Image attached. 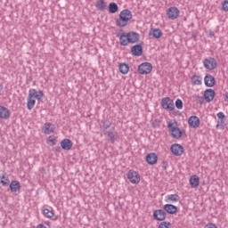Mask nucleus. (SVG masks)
<instances>
[{
	"mask_svg": "<svg viewBox=\"0 0 228 228\" xmlns=\"http://www.w3.org/2000/svg\"><path fill=\"white\" fill-rule=\"evenodd\" d=\"M130 19H133V12H131L129 9H125L120 12L119 18L116 20V26L118 28H126Z\"/></svg>",
	"mask_w": 228,
	"mask_h": 228,
	"instance_id": "obj_1",
	"label": "nucleus"
},
{
	"mask_svg": "<svg viewBox=\"0 0 228 228\" xmlns=\"http://www.w3.org/2000/svg\"><path fill=\"white\" fill-rule=\"evenodd\" d=\"M167 128L169 129L171 133L172 138H175V140H179L181 136H183V131H181V128L177 127V121H169L167 123Z\"/></svg>",
	"mask_w": 228,
	"mask_h": 228,
	"instance_id": "obj_2",
	"label": "nucleus"
},
{
	"mask_svg": "<svg viewBox=\"0 0 228 228\" xmlns=\"http://www.w3.org/2000/svg\"><path fill=\"white\" fill-rule=\"evenodd\" d=\"M161 107L167 111H174L175 110L174 100L170 99V97H165L161 100Z\"/></svg>",
	"mask_w": 228,
	"mask_h": 228,
	"instance_id": "obj_3",
	"label": "nucleus"
},
{
	"mask_svg": "<svg viewBox=\"0 0 228 228\" xmlns=\"http://www.w3.org/2000/svg\"><path fill=\"white\" fill-rule=\"evenodd\" d=\"M217 65H218V63L216 62V60L213 57L206 58L203 61V66L208 70H215V69H216Z\"/></svg>",
	"mask_w": 228,
	"mask_h": 228,
	"instance_id": "obj_4",
	"label": "nucleus"
},
{
	"mask_svg": "<svg viewBox=\"0 0 228 228\" xmlns=\"http://www.w3.org/2000/svg\"><path fill=\"white\" fill-rule=\"evenodd\" d=\"M138 72L142 75L151 74L152 72V64L151 62H142L138 66Z\"/></svg>",
	"mask_w": 228,
	"mask_h": 228,
	"instance_id": "obj_5",
	"label": "nucleus"
},
{
	"mask_svg": "<svg viewBox=\"0 0 228 228\" xmlns=\"http://www.w3.org/2000/svg\"><path fill=\"white\" fill-rule=\"evenodd\" d=\"M127 179L132 183V184H138L140 183V175L138 172L130 169L126 174Z\"/></svg>",
	"mask_w": 228,
	"mask_h": 228,
	"instance_id": "obj_6",
	"label": "nucleus"
},
{
	"mask_svg": "<svg viewBox=\"0 0 228 228\" xmlns=\"http://www.w3.org/2000/svg\"><path fill=\"white\" fill-rule=\"evenodd\" d=\"M153 218L158 222H163L167 219V212L163 209H157L153 211Z\"/></svg>",
	"mask_w": 228,
	"mask_h": 228,
	"instance_id": "obj_7",
	"label": "nucleus"
},
{
	"mask_svg": "<svg viewBox=\"0 0 228 228\" xmlns=\"http://www.w3.org/2000/svg\"><path fill=\"white\" fill-rule=\"evenodd\" d=\"M126 36L128 39V44H138V42H140V34L134 31H130L126 33Z\"/></svg>",
	"mask_w": 228,
	"mask_h": 228,
	"instance_id": "obj_8",
	"label": "nucleus"
},
{
	"mask_svg": "<svg viewBox=\"0 0 228 228\" xmlns=\"http://www.w3.org/2000/svg\"><path fill=\"white\" fill-rule=\"evenodd\" d=\"M180 11L177 7H170L167 9V15L171 20H175L179 17Z\"/></svg>",
	"mask_w": 228,
	"mask_h": 228,
	"instance_id": "obj_9",
	"label": "nucleus"
},
{
	"mask_svg": "<svg viewBox=\"0 0 228 228\" xmlns=\"http://www.w3.org/2000/svg\"><path fill=\"white\" fill-rule=\"evenodd\" d=\"M131 53L133 56H142L143 54V46L142 44L134 45L131 47Z\"/></svg>",
	"mask_w": 228,
	"mask_h": 228,
	"instance_id": "obj_10",
	"label": "nucleus"
},
{
	"mask_svg": "<svg viewBox=\"0 0 228 228\" xmlns=\"http://www.w3.org/2000/svg\"><path fill=\"white\" fill-rule=\"evenodd\" d=\"M112 124L113 123H111V121H110L108 119H102L100 124L101 133H103V134L105 133H108V129H110V127H111Z\"/></svg>",
	"mask_w": 228,
	"mask_h": 228,
	"instance_id": "obj_11",
	"label": "nucleus"
},
{
	"mask_svg": "<svg viewBox=\"0 0 228 228\" xmlns=\"http://www.w3.org/2000/svg\"><path fill=\"white\" fill-rule=\"evenodd\" d=\"M171 152H173L175 156H183L184 148L181 144L175 143L171 146Z\"/></svg>",
	"mask_w": 228,
	"mask_h": 228,
	"instance_id": "obj_12",
	"label": "nucleus"
},
{
	"mask_svg": "<svg viewBox=\"0 0 228 228\" xmlns=\"http://www.w3.org/2000/svg\"><path fill=\"white\" fill-rule=\"evenodd\" d=\"M205 86L208 88H213L215 85L216 84V80L215 79V77H213L210 74H207L204 78Z\"/></svg>",
	"mask_w": 228,
	"mask_h": 228,
	"instance_id": "obj_13",
	"label": "nucleus"
},
{
	"mask_svg": "<svg viewBox=\"0 0 228 228\" xmlns=\"http://www.w3.org/2000/svg\"><path fill=\"white\" fill-rule=\"evenodd\" d=\"M189 126L190 127H193V129H197L199 126H200V119L197 116H191L189 118Z\"/></svg>",
	"mask_w": 228,
	"mask_h": 228,
	"instance_id": "obj_14",
	"label": "nucleus"
},
{
	"mask_svg": "<svg viewBox=\"0 0 228 228\" xmlns=\"http://www.w3.org/2000/svg\"><path fill=\"white\" fill-rule=\"evenodd\" d=\"M215 90L213 89H207L204 92V99L206 101V102H211L213 101V99H215Z\"/></svg>",
	"mask_w": 228,
	"mask_h": 228,
	"instance_id": "obj_15",
	"label": "nucleus"
},
{
	"mask_svg": "<svg viewBox=\"0 0 228 228\" xmlns=\"http://www.w3.org/2000/svg\"><path fill=\"white\" fill-rule=\"evenodd\" d=\"M0 118H3L4 120H8V118H10V110L3 105H0Z\"/></svg>",
	"mask_w": 228,
	"mask_h": 228,
	"instance_id": "obj_16",
	"label": "nucleus"
},
{
	"mask_svg": "<svg viewBox=\"0 0 228 228\" xmlns=\"http://www.w3.org/2000/svg\"><path fill=\"white\" fill-rule=\"evenodd\" d=\"M165 212L168 213V215H175L177 213V207L173 204H166L163 207Z\"/></svg>",
	"mask_w": 228,
	"mask_h": 228,
	"instance_id": "obj_17",
	"label": "nucleus"
},
{
	"mask_svg": "<svg viewBox=\"0 0 228 228\" xmlns=\"http://www.w3.org/2000/svg\"><path fill=\"white\" fill-rule=\"evenodd\" d=\"M72 141H70V139H63L61 142V149H63V151H70V149H72Z\"/></svg>",
	"mask_w": 228,
	"mask_h": 228,
	"instance_id": "obj_18",
	"label": "nucleus"
},
{
	"mask_svg": "<svg viewBox=\"0 0 228 228\" xmlns=\"http://www.w3.org/2000/svg\"><path fill=\"white\" fill-rule=\"evenodd\" d=\"M148 165H156L158 163V155L156 153H150L146 156Z\"/></svg>",
	"mask_w": 228,
	"mask_h": 228,
	"instance_id": "obj_19",
	"label": "nucleus"
},
{
	"mask_svg": "<svg viewBox=\"0 0 228 228\" xmlns=\"http://www.w3.org/2000/svg\"><path fill=\"white\" fill-rule=\"evenodd\" d=\"M10 190L12 193H17V191H20V183L19 181L14 180L10 183Z\"/></svg>",
	"mask_w": 228,
	"mask_h": 228,
	"instance_id": "obj_20",
	"label": "nucleus"
},
{
	"mask_svg": "<svg viewBox=\"0 0 228 228\" xmlns=\"http://www.w3.org/2000/svg\"><path fill=\"white\" fill-rule=\"evenodd\" d=\"M32 94H28V100H27V108L28 110H32L35 108V104L37 103V101L35 98H33Z\"/></svg>",
	"mask_w": 228,
	"mask_h": 228,
	"instance_id": "obj_21",
	"label": "nucleus"
},
{
	"mask_svg": "<svg viewBox=\"0 0 228 228\" xmlns=\"http://www.w3.org/2000/svg\"><path fill=\"white\" fill-rule=\"evenodd\" d=\"M43 131L45 134H51V133H54V125H53V123H45L43 126Z\"/></svg>",
	"mask_w": 228,
	"mask_h": 228,
	"instance_id": "obj_22",
	"label": "nucleus"
},
{
	"mask_svg": "<svg viewBox=\"0 0 228 228\" xmlns=\"http://www.w3.org/2000/svg\"><path fill=\"white\" fill-rule=\"evenodd\" d=\"M28 94H31L33 96V99H37V101H40V99H42V97H44V92L43 91H37V89H30L28 91Z\"/></svg>",
	"mask_w": 228,
	"mask_h": 228,
	"instance_id": "obj_23",
	"label": "nucleus"
},
{
	"mask_svg": "<svg viewBox=\"0 0 228 228\" xmlns=\"http://www.w3.org/2000/svg\"><path fill=\"white\" fill-rule=\"evenodd\" d=\"M190 184L191 188H199V184H200V179L197 175H194L190 178Z\"/></svg>",
	"mask_w": 228,
	"mask_h": 228,
	"instance_id": "obj_24",
	"label": "nucleus"
},
{
	"mask_svg": "<svg viewBox=\"0 0 228 228\" xmlns=\"http://www.w3.org/2000/svg\"><path fill=\"white\" fill-rule=\"evenodd\" d=\"M149 35L153 37V38H161L163 32L159 28H151Z\"/></svg>",
	"mask_w": 228,
	"mask_h": 228,
	"instance_id": "obj_25",
	"label": "nucleus"
},
{
	"mask_svg": "<svg viewBox=\"0 0 228 228\" xmlns=\"http://www.w3.org/2000/svg\"><path fill=\"white\" fill-rule=\"evenodd\" d=\"M103 134H107L110 143H114L115 142H117V138H118L117 133H113L111 131L105 132Z\"/></svg>",
	"mask_w": 228,
	"mask_h": 228,
	"instance_id": "obj_26",
	"label": "nucleus"
},
{
	"mask_svg": "<svg viewBox=\"0 0 228 228\" xmlns=\"http://www.w3.org/2000/svg\"><path fill=\"white\" fill-rule=\"evenodd\" d=\"M96 9L100 12H104L106 10V2L104 0H98L95 4Z\"/></svg>",
	"mask_w": 228,
	"mask_h": 228,
	"instance_id": "obj_27",
	"label": "nucleus"
},
{
	"mask_svg": "<svg viewBox=\"0 0 228 228\" xmlns=\"http://www.w3.org/2000/svg\"><path fill=\"white\" fill-rule=\"evenodd\" d=\"M119 42L121 45H127L129 44V41L127 39V33L123 32L120 36H119Z\"/></svg>",
	"mask_w": 228,
	"mask_h": 228,
	"instance_id": "obj_28",
	"label": "nucleus"
},
{
	"mask_svg": "<svg viewBox=\"0 0 228 228\" xmlns=\"http://www.w3.org/2000/svg\"><path fill=\"white\" fill-rule=\"evenodd\" d=\"M179 199L177 194H169L166 197V202H179Z\"/></svg>",
	"mask_w": 228,
	"mask_h": 228,
	"instance_id": "obj_29",
	"label": "nucleus"
},
{
	"mask_svg": "<svg viewBox=\"0 0 228 228\" xmlns=\"http://www.w3.org/2000/svg\"><path fill=\"white\" fill-rule=\"evenodd\" d=\"M118 12V5L117 3L112 2L109 4V13H117Z\"/></svg>",
	"mask_w": 228,
	"mask_h": 228,
	"instance_id": "obj_30",
	"label": "nucleus"
},
{
	"mask_svg": "<svg viewBox=\"0 0 228 228\" xmlns=\"http://www.w3.org/2000/svg\"><path fill=\"white\" fill-rule=\"evenodd\" d=\"M119 72L124 75L127 74L129 72V65L127 63L119 64Z\"/></svg>",
	"mask_w": 228,
	"mask_h": 228,
	"instance_id": "obj_31",
	"label": "nucleus"
},
{
	"mask_svg": "<svg viewBox=\"0 0 228 228\" xmlns=\"http://www.w3.org/2000/svg\"><path fill=\"white\" fill-rule=\"evenodd\" d=\"M192 85H202V78L197 75H193L191 78Z\"/></svg>",
	"mask_w": 228,
	"mask_h": 228,
	"instance_id": "obj_32",
	"label": "nucleus"
},
{
	"mask_svg": "<svg viewBox=\"0 0 228 228\" xmlns=\"http://www.w3.org/2000/svg\"><path fill=\"white\" fill-rule=\"evenodd\" d=\"M43 215L46 218H53V216H54V212L53 210H49V208H45L43 210Z\"/></svg>",
	"mask_w": 228,
	"mask_h": 228,
	"instance_id": "obj_33",
	"label": "nucleus"
},
{
	"mask_svg": "<svg viewBox=\"0 0 228 228\" xmlns=\"http://www.w3.org/2000/svg\"><path fill=\"white\" fill-rule=\"evenodd\" d=\"M170 227H172V224L167 221L161 222L159 225V228H170Z\"/></svg>",
	"mask_w": 228,
	"mask_h": 228,
	"instance_id": "obj_34",
	"label": "nucleus"
},
{
	"mask_svg": "<svg viewBox=\"0 0 228 228\" xmlns=\"http://www.w3.org/2000/svg\"><path fill=\"white\" fill-rule=\"evenodd\" d=\"M175 106L177 110H183V100L177 99L175 102Z\"/></svg>",
	"mask_w": 228,
	"mask_h": 228,
	"instance_id": "obj_35",
	"label": "nucleus"
},
{
	"mask_svg": "<svg viewBox=\"0 0 228 228\" xmlns=\"http://www.w3.org/2000/svg\"><path fill=\"white\" fill-rule=\"evenodd\" d=\"M224 126H225V118H223L217 121L216 127H222V129H224Z\"/></svg>",
	"mask_w": 228,
	"mask_h": 228,
	"instance_id": "obj_36",
	"label": "nucleus"
},
{
	"mask_svg": "<svg viewBox=\"0 0 228 228\" xmlns=\"http://www.w3.org/2000/svg\"><path fill=\"white\" fill-rule=\"evenodd\" d=\"M222 10L224 12H228V0H224L223 3H222Z\"/></svg>",
	"mask_w": 228,
	"mask_h": 228,
	"instance_id": "obj_37",
	"label": "nucleus"
},
{
	"mask_svg": "<svg viewBox=\"0 0 228 228\" xmlns=\"http://www.w3.org/2000/svg\"><path fill=\"white\" fill-rule=\"evenodd\" d=\"M48 142H51V145H56V137L54 135H50L48 137Z\"/></svg>",
	"mask_w": 228,
	"mask_h": 228,
	"instance_id": "obj_38",
	"label": "nucleus"
},
{
	"mask_svg": "<svg viewBox=\"0 0 228 228\" xmlns=\"http://www.w3.org/2000/svg\"><path fill=\"white\" fill-rule=\"evenodd\" d=\"M1 184H3V186H8L10 184V179L5 178L4 180H1Z\"/></svg>",
	"mask_w": 228,
	"mask_h": 228,
	"instance_id": "obj_39",
	"label": "nucleus"
},
{
	"mask_svg": "<svg viewBox=\"0 0 228 228\" xmlns=\"http://www.w3.org/2000/svg\"><path fill=\"white\" fill-rule=\"evenodd\" d=\"M196 101L200 103V104H203L204 103V98L202 96H196Z\"/></svg>",
	"mask_w": 228,
	"mask_h": 228,
	"instance_id": "obj_40",
	"label": "nucleus"
},
{
	"mask_svg": "<svg viewBox=\"0 0 228 228\" xmlns=\"http://www.w3.org/2000/svg\"><path fill=\"white\" fill-rule=\"evenodd\" d=\"M204 228H218V227H216V225L215 224L209 223V224H206Z\"/></svg>",
	"mask_w": 228,
	"mask_h": 228,
	"instance_id": "obj_41",
	"label": "nucleus"
},
{
	"mask_svg": "<svg viewBox=\"0 0 228 228\" xmlns=\"http://www.w3.org/2000/svg\"><path fill=\"white\" fill-rule=\"evenodd\" d=\"M161 167H162L163 170H167V168H168V163L167 161H163L161 163Z\"/></svg>",
	"mask_w": 228,
	"mask_h": 228,
	"instance_id": "obj_42",
	"label": "nucleus"
},
{
	"mask_svg": "<svg viewBox=\"0 0 228 228\" xmlns=\"http://www.w3.org/2000/svg\"><path fill=\"white\" fill-rule=\"evenodd\" d=\"M217 118H219V120L224 119V118H225V114H224V112H218Z\"/></svg>",
	"mask_w": 228,
	"mask_h": 228,
	"instance_id": "obj_43",
	"label": "nucleus"
},
{
	"mask_svg": "<svg viewBox=\"0 0 228 228\" xmlns=\"http://www.w3.org/2000/svg\"><path fill=\"white\" fill-rule=\"evenodd\" d=\"M54 150L56 151V152H61V147L60 146H56Z\"/></svg>",
	"mask_w": 228,
	"mask_h": 228,
	"instance_id": "obj_44",
	"label": "nucleus"
},
{
	"mask_svg": "<svg viewBox=\"0 0 228 228\" xmlns=\"http://www.w3.org/2000/svg\"><path fill=\"white\" fill-rule=\"evenodd\" d=\"M224 97V101L228 102V92L225 93Z\"/></svg>",
	"mask_w": 228,
	"mask_h": 228,
	"instance_id": "obj_45",
	"label": "nucleus"
},
{
	"mask_svg": "<svg viewBox=\"0 0 228 228\" xmlns=\"http://www.w3.org/2000/svg\"><path fill=\"white\" fill-rule=\"evenodd\" d=\"M0 179H2V181H4V179H6L5 174H4L2 176H0Z\"/></svg>",
	"mask_w": 228,
	"mask_h": 228,
	"instance_id": "obj_46",
	"label": "nucleus"
},
{
	"mask_svg": "<svg viewBox=\"0 0 228 228\" xmlns=\"http://www.w3.org/2000/svg\"><path fill=\"white\" fill-rule=\"evenodd\" d=\"M191 38H194V39L197 38V34L192 33V34H191Z\"/></svg>",
	"mask_w": 228,
	"mask_h": 228,
	"instance_id": "obj_47",
	"label": "nucleus"
},
{
	"mask_svg": "<svg viewBox=\"0 0 228 228\" xmlns=\"http://www.w3.org/2000/svg\"><path fill=\"white\" fill-rule=\"evenodd\" d=\"M209 35H210V37H214L215 36V32H210Z\"/></svg>",
	"mask_w": 228,
	"mask_h": 228,
	"instance_id": "obj_48",
	"label": "nucleus"
},
{
	"mask_svg": "<svg viewBox=\"0 0 228 228\" xmlns=\"http://www.w3.org/2000/svg\"><path fill=\"white\" fill-rule=\"evenodd\" d=\"M3 91V85L0 84V92Z\"/></svg>",
	"mask_w": 228,
	"mask_h": 228,
	"instance_id": "obj_49",
	"label": "nucleus"
},
{
	"mask_svg": "<svg viewBox=\"0 0 228 228\" xmlns=\"http://www.w3.org/2000/svg\"><path fill=\"white\" fill-rule=\"evenodd\" d=\"M111 130H112V131H115V126H111Z\"/></svg>",
	"mask_w": 228,
	"mask_h": 228,
	"instance_id": "obj_50",
	"label": "nucleus"
}]
</instances>
